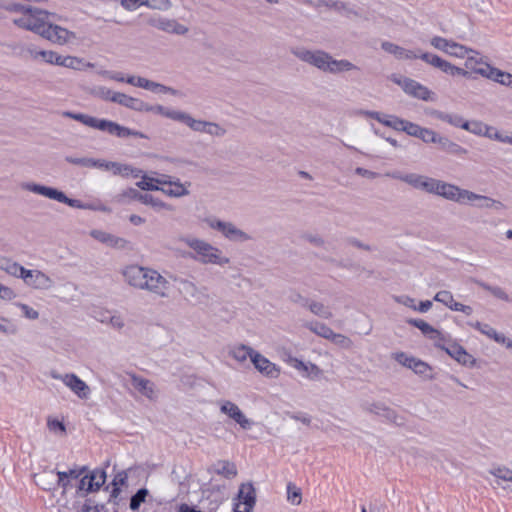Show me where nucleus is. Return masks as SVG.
Masks as SVG:
<instances>
[{
    "mask_svg": "<svg viewBox=\"0 0 512 512\" xmlns=\"http://www.w3.org/2000/svg\"><path fill=\"white\" fill-rule=\"evenodd\" d=\"M63 115L65 117L76 120L88 127L98 129L100 131H105L111 135H115L119 138H127L130 136L139 137V138H147L145 134L140 131L130 129L125 126H121L120 124L106 119H99L87 114L83 113H74V112H64Z\"/></svg>",
    "mask_w": 512,
    "mask_h": 512,
    "instance_id": "f257e3e1",
    "label": "nucleus"
},
{
    "mask_svg": "<svg viewBox=\"0 0 512 512\" xmlns=\"http://www.w3.org/2000/svg\"><path fill=\"white\" fill-rule=\"evenodd\" d=\"M182 241L190 247L196 255H190L192 259L202 264H215L224 266L230 263V259L222 255L219 248L199 238L186 237Z\"/></svg>",
    "mask_w": 512,
    "mask_h": 512,
    "instance_id": "f03ea898",
    "label": "nucleus"
},
{
    "mask_svg": "<svg viewBox=\"0 0 512 512\" xmlns=\"http://www.w3.org/2000/svg\"><path fill=\"white\" fill-rule=\"evenodd\" d=\"M52 14L39 8H25V15L21 18L14 19V24L20 28L32 31L38 35H42L48 18Z\"/></svg>",
    "mask_w": 512,
    "mask_h": 512,
    "instance_id": "7ed1b4c3",
    "label": "nucleus"
},
{
    "mask_svg": "<svg viewBox=\"0 0 512 512\" xmlns=\"http://www.w3.org/2000/svg\"><path fill=\"white\" fill-rule=\"evenodd\" d=\"M22 189L33 192L35 194L42 195L44 197H47L49 199L56 200L60 203H64L70 207L78 208V209H85L86 205H84L80 200L69 198L65 195L64 192L53 188L44 186L37 183L27 182L23 183L21 185Z\"/></svg>",
    "mask_w": 512,
    "mask_h": 512,
    "instance_id": "20e7f679",
    "label": "nucleus"
},
{
    "mask_svg": "<svg viewBox=\"0 0 512 512\" xmlns=\"http://www.w3.org/2000/svg\"><path fill=\"white\" fill-rule=\"evenodd\" d=\"M204 221L211 229L220 232L231 242L244 243L252 239L248 233L239 229L232 222L222 221L214 216L207 217Z\"/></svg>",
    "mask_w": 512,
    "mask_h": 512,
    "instance_id": "39448f33",
    "label": "nucleus"
},
{
    "mask_svg": "<svg viewBox=\"0 0 512 512\" xmlns=\"http://www.w3.org/2000/svg\"><path fill=\"white\" fill-rule=\"evenodd\" d=\"M291 53L299 60L316 67L322 72H326L330 54L324 50H309L303 47L291 49Z\"/></svg>",
    "mask_w": 512,
    "mask_h": 512,
    "instance_id": "423d86ee",
    "label": "nucleus"
},
{
    "mask_svg": "<svg viewBox=\"0 0 512 512\" xmlns=\"http://www.w3.org/2000/svg\"><path fill=\"white\" fill-rule=\"evenodd\" d=\"M394 179L400 180L414 189L424 191L429 194H433L436 180L435 178L428 177L425 175L417 174V173H400L394 172L392 174H388Z\"/></svg>",
    "mask_w": 512,
    "mask_h": 512,
    "instance_id": "0eeeda50",
    "label": "nucleus"
},
{
    "mask_svg": "<svg viewBox=\"0 0 512 512\" xmlns=\"http://www.w3.org/2000/svg\"><path fill=\"white\" fill-rule=\"evenodd\" d=\"M146 23L160 31L174 35H185L189 31L187 26L179 23L176 19H170L161 15L148 17Z\"/></svg>",
    "mask_w": 512,
    "mask_h": 512,
    "instance_id": "6e6552de",
    "label": "nucleus"
},
{
    "mask_svg": "<svg viewBox=\"0 0 512 512\" xmlns=\"http://www.w3.org/2000/svg\"><path fill=\"white\" fill-rule=\"evenodd\" d=\"M169 282L159 272L150 269L146 275L142 290H147L161 298L168 297Z\"/></svg>",
    "mask_w": 512,
    "mask_h": 512,
    "instance_id": "1a4fd4ad",
    "label": "nucleus"
},
{
    "mask_svg": "<svg viewBox=\"0 0 512 512\" xmlns=\"http://www.w3.org/2000/svg\"><path fill=\"white\" fill-rule=\"evenodd\" d=\"M256 502V491L252 483H243L239 487L234 512H251Z\"/></svg>",
    "mask_w": 512,
    "mask_h": 512,
    "instance_id": "9d476101",
    "label": "nucleus"
},
{
    "mask_svg": "<svg viewBox=\"0 0 512 512\" xmlns=\"http://www.w3.org/2000/svg\"><path fill=\"white\" fill-rule=\"evenodd\" d=\"M394 82L401 86L405 93L415 98L424 101L433 100L432 96L434 93L430 91L426 86L413 79L407 77H401L399 79L394 78Z\"/></svg>",
    "mask_w": 512,
    "mask_h": 512,
    "instance_id": "9b49d317",
    "label": "nucleus"
},
{
    "mask_svg": "<svg viewBox=\"0 0 512 512\" xmlns=\"http://www.w3.org/2000/svg\"><path fill=\"white\" fill-rule=\"evenodd\" d=\"M50 376L53 379L61 380L67 387H69L79 398L87 399L90 393L89 386L81 380L77 375L70 373L61 375L56 371H51Z\"/></svg>",
    "mask_w": 512,
    "mask_h": 512,
    "instance_id": "f8f14e48",
    "label": "nucleus"
},
{
    "mask_svg": "<svg viewBox=\"0 0 512 512\" xmlns=\"http://www.w3.org/2000/svg\"><path fill=\"white\" fill-rule=\"evenodd\" d=\"M118 203H126L129 200H138L143 204L151 205L155 208H165L166 204L150 194H143L135 188H128L115 196Z\"/></svg>",
    "mask_w": 512,
    "mask_h": 512,
    "instance_id": "ddd939ff",
    "label": "nucleus"
},
{
    "mask_svg": "<svg viewBox=\"0 0 512 512\" xmlns=\"http://www.w3.org/2000/svg\"><path fill=\"white\" fill-rule=\"evenodd\" d=\"M44 39L59 45L68 43L76 37L74 32L67 30L59 25L52 24L49 20L45 25L42 35Z\"/></svg>",
    "mask_w": 512,
    "mask_h": 512,
    "instance_id": "4468645a",
    "label": "nucleus"
},
{
    "mask_svg": "<svg viewBox=\"0 0 512 512\" xmlns=\"http://www.w3.org/2000/svg\"><path fill=\"white\" fill-rule=\"evenodd\" d=\"M22 279L25 284L33 287L34 289L47 290L54 284L53 280L40 270L26 269Z\"/></svg>",
    "mask_w": 512,
    "mask_h": 512,
    "instance_id": "2eb2a0df",
    "label": "nucleus"
},
{
    "mask_svg": "<svg viewBox=\"0 0 512 512\" xmlns=\"http://www.w3.org/2000/svg\"><path fill=\"white\" fill-rule=\"evenodd\" d=\"M149 268L129 265L122 271L125 281L132 287L142 290Z\"/></svg>",
    "mask_w": 512,
    "mask_h": 512,
    "instance_id": "dca6fc26",
    "label": "nucleus"
},
{
    "mask_svg": "<svg viewBox=\"0 0 512 512\" xmlns=\"http://www.w3.org/2000/svg\"><path fill=\"white\" fill-rule=\"evenodd\" d=\"M106 473L104 470H94L89 475H85L79 482L78 493L85 491L86 493L94 492L100 489L105 483Z\"/></svg>",
    "mask_w": 512,
    "mask_h": 512,
    "instance_id": "f3484780",
    "label": "nucleus"
},
{
    "mask_svg": "<svg viewBox=\"0 0 512 512\" xmlns=\"http://www.w3.org/2000/svg\"><path fill=\"white\" fill-rule=\"evenodd\" d=\"M90 236L100 243L115 249H125L128 245L126 239L99 229L91 230Z\"/></svg>",
    "mask_w": 512,
    "mask_h": 512,
    "instance_id": "a211bd4d",
    "label": "nucleus"
},
{
    "mask_svg": "<svg viewBox=\"0 0 512 512\" xmlns=\"http://www.w3.org/2000/svg\"><path fill=\"white\" fill-rule=\"evenodd\" d=\"M364 409L367 412L383 417L387 421L392 422L396 425L403 424L402 418L399 417L393 409L386 406L384 403L375 402L371 404H366L364 406Z\"/></svg>",
    "mask_w": 512,
    "mask_h": 512,
    "instance_id": "6ab92c4d",
    "label": "nucleus"
},
{
    "mask_svg": "<svg viewBox=\"0 0 512 512\" xmlns=\"http://www.w3.org/2000/svg\"><path fill=\"white\" fill-rule=\"evenodd\" d=\"M252 363L260 373L267 377L276 378L280 373V369L259 352L253 354Z\"/></svg>",
    "mask_w": 512,
    "mask_h": 512,
    "instance_id": "aec40b11",
    "label": "nucleus"
},
{
    "mask_svg": "<svg viewBox=\"0 0 512 512\" xmlns=\"http://www.w3.org/2000/svg\"><path fill=\"white\" fill-rule=\"evenodd\" d=\"M436 346L445 350L448 355L463 365L473 364L475 361L473 357L468 354L461 345L457 343H451L447 346H443L437 342Z\"/></svg>",
    "mask_w": 512,
    "mask_h": 512,
    "instance_id": "412c9836",
    "label": "nucleus"
},
{
    "mask_svg": "<svg viewBox=\"0 0 512 512\" xmlns=\"http://www.w3.org/2000/svg\"><path fill=\"white\" fill-rule=\"evenodd\" d=\"M459 190L460 187L437 179L433 194L456 202V200L459 199Z\"/></svg>",
    "mask_w": 512,
    "mask_h": 512,
    "instance_id": "4be33fe9",
    "label": "nucleus"
},
{
    "mask_svg": "<svg viewBox=\"0 0 512 512\" xmlns=\"http://www.w3.org/2000/svg\"><path fill=\"white\" fill-rule=\"evenodd\" d=\"M381 47L387 53L393 54L398 59L405 60H414L418 59V52L414 50H408L403 47H400L392 42L384 41L381 44Z\"/></svg>",
    "mask_w": 512,
    "mask_h": 512,
    "instance_id": "5701e85b",
    "label": "nucleus"
},
{
    "mask_svg": "<svg viewBox=\"0 0 512 512\" xmlns=\"http://www.w3.org/2000/svg\"><path fill=\"white\" fill-rule=\"evenodd\" d=\"M176 281L179 284L180 293L184 295L186 300L200 302L201 296H203V294L201 293L200 289L195 285V283L183 278L177 279Z\"/></svg>",
    "mask_w": 512,
    "mask_h": 512,
    "instance_id": "b1692460",
    "label": "nucleus"
},
{
    "mask_svg": "<svg viewBox=\"0 0 512 512\" xmlns=\"http://www.w3.org/2000/svg\"><path fill=\"white\" fill-rule=\"evenodd\" d=\"M131 382L133 387L145 397L151 400L156 397L154 384L150 380L133 374Z\"/></svg>",
    "mask_w": 512,
    "mask_h": 512,
    "instance_id": "393cba45",
    "label": "nucleus"
},
{
    "mask_svg": "<svg viewBox=\"0 0 512 512\" xmlns=\"http://www.w3.org/2000/svg\"><path fill=\"white\" fill-rule=\"evenodd\" d=\"M408 324L418 328L423 335L429 337L432 340H443V335L441 332L436 330L434 327H432L430 324L425 322L422 319H414L410 318L406 321Z\"/></svg>",
    "mask_w": 512,
    "mask_h": 512,
    "instance_id": "a878e982",
    "label": "nucleus"
},
{
    "mask_svg": "<svg viewBox=\"0 0 512 512\" xmlns=\"http://www.w3.org/2000/svg\"><path fill=\"white\" fill-rule=\"evenodd\" d=\"M209 471H212L227 479H232L237 475L236 465L228 460H218L212 465Z\"/></svg>",
    "mask_w": 512,
    "mask_h": 512,
    "instance_id": "bb28decb",
    "label": "nucleus"
},
{
    "mask_svg": "<svg viewBox=\"0 0 512 512\" xmlns=\"http://www.w3.org/2000/svg\"><path fill=\"white\" fill-rule=\"evenodd\" d=\"M328 67L325 73L330 74H339L343 72H348L352 70H358L359 68L354 65L352 62L346 59L337 60L330 55V59L328 60Z\"/></svg>",
    "mask_w": 512,
    "mask_h": 512,
    "instance_id": "cd10ccee",
    "label": "nucleus"
},
{
    "mask_svg": "<svg viewBox=\"0 0 512 512\" xmlns=\"http://www.w3.org/2000/svg\"><path fill=\"white\" fill-rule=\"evenodd\" d=\"M318 6L323 5L327 8L333 9L338 13L343 14L346 17H350L351 15L359 16V13L351 7L348 3L335 1V0H319Z\"/></svg>",
    "mask_w": 512,
    "mask_h": 512,
    "instance_id": "c85d7f7f",
    "label": "nucleus"
},
{
    "mask_svg": "<svg viewBox=\"0 0 512 512\" xmlns=\"http://www.w3.org/2000/svg\"><path fill=\"white\" fill-rule=\"evenodd\" d=\"M436 144H438L440 149L451 155L463 156L467 154V150L465 148L445 136L439 135Z\"/></svg>",
    "mask_w": 512,
    "mask_h": 512,
    "instance_id": "c756f323",
    "label": "nucleus"
},
{
    "mask_svg": "<svg viewBox=\"0 0 512 512\" xmlns=\"http://www.w3.org/2000/svg\"><path fill=\"white\" fill-rule=\"evenodd\" d=\"M178 121L186 124L195 132L206 133L208 121L196 120L190 114L183 111H181Z\"/></svg>",
    "mask_w": 512,
    "mask_h": 512,
    "instance_id": "7c9ffc66",
    "label": "nucleus"
},
{
    "mask_svg": "<svg viewBox=\"0 0 512 512\" xmlns=\"http://www.w3.org/2000/svg\"><path fill=\"white\" fill-rule=\"evenodd\" d=\"M431 115L433 117H435L436 119L441 120L446 123H449L450 125L457 127V128H462V125L465 121L462 116H460L459 114H455V113H446V112L434 110L431 113Z\"/></svg>",
    "mask_w": 512,
    "mask_h": 512,
    "instance_id": "2f4dec72",
    "label": "nucleus"
},
{
    "mask_svg": "<svg viewBox=\"0 0 512 512\" xmlns=\"http://www.w3.org/2000/svg\"><path fill=\"white\" fill-rule=\"evenodd\" d=\"M257 351L252 349L249 346H246L244 344L235 346L231 351L230 355L238 362L243 363L247 360V358L251 359V362L253 361V354H256Z\"/></svg>",
    "mask_w": 512,
    "mask_h": 512,
    "instance_id": "473e14b6",
    "label": "nucleus"
},
{
    "mask_svg": "<svg viewBox=\"0 0 512 512\" xmlns=\"http://www.w3.org/2000/svg\"><path fill=\"white\" fill-rule=\"evenodd\" d=\"M168 186V188L160 187V191L171 197H182L189 194V191L179 179L169 182Z\"/></svg>",
    "mask_w": 512,
    "mask_h": 512,
    "instance_id": "72a5a7b5",
    "label": "nucleus"
},
{
    "mask_svg": "<svg viewBox=\"0 0 512 512\" xmlns=\"http://www.w3.org/2000/svg\"><path fill=\"white\" fill-rule=\"evenodd\" d=\"M411 370L415 374L422 376L427 380H432L435 378L434 374L432 373V367L428 363L418 358H416L413 362Z\"/></svg>",
    "mask_w": 512,
    "mask_h": 512,
    "instance_id": "f704fd0d",
    "label": "nucleus"
},
{
    "mask_svg": "<svg viewBox=\"0 0 512 512\" xmlns=\"http://www.w3.org/2000/svg\"><path fill=\"white\" fill-rule=\"evenodd\" d=\"M488 125L480 122V121H464L462 125V129L469 131L475 135L479 136H487V133L489 132Z\"/></svg>",
    "mask_w": 512,
    "mask_h": 512,
    "instance_id": "c9c22d12",
    "label": "nucleus"
},
{
    "mask_svg": "<svg viewBox=\"0 0 512 512\" xmlns=\"http://www.w3.org/2000/svg\"><path fill=\"white\" fill-rule=\"evenodd\" d=\"M475 283L481 287L482 289L490 292L494 297L497 299L503 300V301H510L509 295L506 293V291L499 287V286H492L486 282H483L481 280H475Z\"/></svg>",
    "mask_w": 512,
    "mask_h": 512,
    "instance_id": "e433bc0d",
    "label": "nucleus"
},
{
    "mask_svg": "<svg viewBox=\"0 0 512 512\" xmlns=\"http://www.w3.org/2000/svg\"><path fill=\"white\" fill-rule=\"evenodd\" d=\"M438 69L441 70L442 72L452 75V76H455V75H460L463 77L470 76V72H468L467 70L457 67L444 59H441V61L439 62Z\"/></svg>",
    "mask_w": 512,
    "mask_h": 512,
    "instance_id": "4c0bfd02",
    "label": "nucleus"
},
{
    "mask_svg": "<svg viewBox=\"0 0 512 512\" xmlns=\"http://www.w3.org/2000/svg\"><path fill=\"white\" fill-rule=\"evenodd\" d=\"M438 69L441 70L442 72L452 75V76H455V75H460L463 77L470 76V72H468L467 70L457 67L444 59H441V61L439 62Z\"/></svg>",
    "mask_w": 512,
    "mask_h": 512,
    "instance_id": "58836bf2",
    "label": "nucleus"
},
{
    "mask_svg": "<svg viewBox=\"0 0 512 512\" xmlns=\"http://www.w3.org/2000/svg\"><path fill=\"white\" fill-rule=\"evenodd\" d=\"M148 108L149 109H146V112H153V113H157V114H160L166 118H169V119H172V120H175V121H178L179 117H180V114H181V111L179 110H171V109H168L162 105H150L148 104Z\"/></svg>",
    "mask_w": 512,
    "mask_h": 512,
    "instance_id": "ea45409f",
    "label": "nucleus"
},
{
    "mask_svg": "<svg viewBox=\"0 0 512 512\" xmlns=\"http://www.w3.org/2000/svg\"><path fill=\"white\" fill-rule=\"evenodd\" d=\"M447 54H449L450 56L457 57V58H465L469 54L478 55V52L471 48H468L462 44H459V43H456L453 41L451 43V48H449Z\"/></svg>",
    "mask_w": 512,
    "mask_h": 512,
    "instance_id": "a19ab883",
    "label": "nucleus"
},
{
    "mask_svg": "<svg viewBox=\"0 0 512 512\" xmlns=\"http://www.w3.org/2000/svg\"><path fill=\"white\" fill-rule=\"evenodd\" d=\"M477 74L490 80H493L495 82H498L499 78L503 76V71L498 68L492 67L489 64H483V66L477 70Z\"/></svg>",
    "mask_w": 512,
    "mask_h": 512,
    "instance_id": "79ce46f5",
    "label": "nucleus"
},
{
    "mask_svg": "<svg viewBox=\"0 0 512 512\" xmlns=\"http://www.w3.org/2000/svg\"><path fill=\"white\" fill-rule=\"evenodd\" d=\"M307 307L314 315L319 316L321 318L330 319L333 316L331 310L328 307H326L323 303L311 301Z\"/></svg>",
    "mask_w": 512,
    "mask_h": 512,
    "instance_id": "37998d69",
    "label": "nucleus"
},
{
    "mask_svg": "<svg viewBox=\"0 0 512 512\" xmlns=\"http://www.w3.org/2000/svg\"><path fill=\"white\" fill-rule=\"evenodd\" d=\"M305 327H307L310 331H312L316 335H318L320 337H323L325 339H328L329 336L331 335L332 331H333L326 324L319 323V322H309V323H306Z\"/></svg>",
    "mask_w": 512,
    "mask_h": 512,
    "instance_id": "c03bdc74",
    "label": "nucleus"
},
{
    "mask_svg": "<svg viewBox=\"0 0 512 512\" xmlns=\"http://www.w3.org/2000/svg\"><path fill=\"white\" fill-rule=\"evenodd\" d=\"M478 203L476 206L478 208H487V209H496L501 210L504 208V204L498 200L492 199L490 197L479 195Z\"/></svg>",
    "mask_w": 512,
    "mask_h": 512,
    "instance_id": "a18cd8bd",
    "label": "nucleus"
},
{
    "mask_svg": "<svg viewBox=\"0 0 512 512\" xmlns=\"http://www.w3.org/2000/svg\"><path fill=\"white\" fill-rule=\"evenodd\" d=\"M149 491L146 488H140L134 495L130 498V509L133 511H137L142 503L146 501V497L148 496Z\"/></svg>",
    "mask_w": 512,
    "mask_h": 512,
    "instance_id": "49530a36",
    "label": "nucleus"
},
{
    "mask_svg": "<svg viewBox=\"0 0 512 512\" xmlns=\"http://www.w3.org/2000/svg\"><path fill=\"white\" fill-rule=\"evenodd\" d=\"M483 64H486L485 62H483L482 58L479 57V54L478 55H475V54H469L466 56V62H465V67L468 72L469 70L471 72H474L477 74V70L480 69V67L483 66Z\"/></svg>",
    "mask_w": 512,
    "mask_h": 512,
    "instance_id": "de8ad7c7",
    "label": "nucleus"
},
{
    "mask_svg": "<svg viewBox=\"0 0 512 512\" xmlns=\"http://www.w3.org/2000/svg\"><path fill=\"white\" fill-rule=\"evenodd\" d=\"M142 6L160 11H167L172 7L170 0H142Z\"/></svg>",
    "mask_w": 512,
    "mask_h": 512,
    "instance_id": "09e8293b",
    "label": "nucleus"
},
{
    "mask_svg": "<svg viewBox=\"0 0 512 512\" xmlns=\"http://www.w3.org/2000/svg\"><path fill=\"white\" fill-rule=\"evenodd\" d=\"M137 187L145 191H158L160 187L156 184V179L148 177L147 175L142 176V180L136 183Z\"/></svg>",
    "mask_w": 512,
    "mask_h": 512,
    "instance_id": "8fccbe9b",
    "label": "nucleus"
},
{
    "mask_svg": "<svg viewBox=\"0 0 512 512\" xmlns=\"http://www.w3.org/2000/svg\"><path fill=\"white\" fill-rule=\"evenodd\" d=\"M231 419L234 420L237 424H239V426L244 430L250 429L253 425V421L248 419L240 408H238L236 412L233 413Z\"/></svg>",
    "mask_w": 512,
    "mask_h": 512,
    "instance_id": "3c124183",
    "label": "nucleus"
},
{
    "mask_svg": "<svg viewBox=\"0 0 512 512\" xmlns=\"http://www.w3.org/2000/svg\"><path fill=\"white\" fill-rule=\"evenodd\" d=\"M479 195L480 194L460 188L459 193H458L459 199H457L456 202L459 204L472 203L474 201H478Z\"/></svg>",
    "mask_w": 512,
    "mask_h": 512,
    "instance_id": "603ef678",
    "label": "nucleus"
},
{
    "mask_svg": "<svg viewBox=\"0 0 512 512\" xmlns=\"http://www.w3.org/2000/svg\"><path fill=\"white\" fill-rule=\"evenodd\" d=\"M452 40H448L446 38L440 37V36H434L430 40V44L440 51H443L445 53H448L449 48H451Z\"/></svg>",
    "mask_w": 512,
    "mask_h": 512,
    "instance_id": "864d4df0",
    "label": "nucleus"
},
{
    "mask_svg": "<svg viewBox=\"0 0 512 512\" xmlns=\"http://www.w3.org/2000/svg\"><path fill=\"white\" fill-rule=\"evenodd\" d=\"M126 480H127V475L125 472H120L114 477V479L112 481L113 488L111 491V497H115V498L118 497V495L121 492L120 486L124 485L126 483Z\"/></svg>",
    "mask_w": 512,
    "mask_h": 512,
    "instance_id": "5fc2aeb1",
    "label": "nucleus"
},
{
    "mask_svg": "<svg viewBox=\"0 0 512 512\" xmlns=\"http://www.w3.org/2000/svg\"><path fill=\"white\" fill-rule=\"evenodd\" d=\"M418 137L419 139H421L423 142L425 143H435L437 142V138L439 136V134H437L435 131L429 129V128H424L422 127L421 130H419V133H418Z\"/></svg>",
    "mask_w": 512,
    "mask_h": 512,
    "instance_id": "6e6d98bb",
    "label": "nucleus"
},
{
    "mask_svg": "<svg viewBox=\"0 0 512 512\" xmlns=\"http://www.w3.org/2000/svg\"><path fill=\"white\" fill-rule=\"evenodd\" d=\"M486 137L502 143H508V141H512V133L510 135L503 134L491 126L489 127V132L487 133Z\"/></svg>",
    "mask_w": 512,
    "mask_h": 512,
    "instance_id": "4d7b16f0",
    "label": "nucleus"
},
{
    "mask_svg": "<svg viewBox=\"0 0 512 512\" xmlns=\"http://www.w3.org/2000/svg\"><path fill=\"white\" fill-rule=\"evenodd\" d=\"M434 300L440 302L450 308L454 303V298L451 292L447 290H442L436 293L434 296Z\"/></svg>",
    "mask_w": 512,
    "mask_h": 512,
    "instance_id": "13d9d810",
    "label": "nucleus"
},
{
    "mask_svg": "<svg viewBox=\"0 0 512 512\" xmlns=\"http://www.w3.org/2000/svg\"><path fill=\"white\" fill-rule=\"evenodd\" d=\"M471 327L478 330L480 333L486 335L487 337L491 338L496 333V330L493 329L490 325L481 323L479 321L476 322H469L468 323Z\"/></svg>",
    "mask_w": 512,
    "mask_h": 512,
    "instance_id": "bf43d9fd",
    "label": "nucleus"
},
{
    "mask_svg": "<svg viewBox=\"0 0 512 512\" xmlns=\"http://www.w3.org/2000/svg\"><path fill=\"white\" fill-rule=\"evenodd\" d=\"M418 59L423 60L424 62H426L427 64H429L435 68H438L439 62L441 61L442 58L436 54H432L429 52H421L419 50Z\"/></svg>",
    "mask_w": 512,
    "mask_h": 512,
    "instance_id": "052dcab7",
    "label": "nucleus"
},
{
    "mask_svg": "<svg viewBox=\"0 0 512 512\" xmlns=\"http://www.w3.org/2000/svg\"><path fill=\"white\" fill-rule=\"evenodd\" d=\"M393 358L402 366L411 369L413 362L415 361V357L409 356L404 352H397L393 355Z\"/></svg>",
    "mask_w": 512,
    "mask_h": 512,
    "instance_id": "680f3d73",
    "label": "nucleus"
},
{
    "mask_svg": "<svg viewBox=\"0 0 512 512\" xmlns=\"http://www.w3.org/2000/svg\"><path fill=\"white\" fill-rule=\"evenodd\" d=\"M118 172L123 177L132 176L133 178H138L142 174V170L134 168L133 166L127 164H122L121 169H118Z\"/></svg>",
    "mask_w": 512,
    "mask_h": 512,
    "instance_id": "e2e57ef3",
    "label": "nucleus"
},
{
    "mask_svg": "<svg viewBox=\"0 0 512 512\" xmlns=\"http://www.w3.org/2000/svg\"><path fill=\"white\" fill-rule=\"evenodd\" d=\"M206 133L211 136L222 137L226 134V129L215 122L208 121Z\"/></svg>",
    "mask_w": 512,
    "mask_h": 512,
    "instance_id": "0e129e2a",
    "label": "nucleus"
},
{
    "mask_svg": "<svg viewBox=\"0 0 512 512\" xmlns=\"http://www.w3.org/2000/svg\"><path fill=\"white\" fill-rule=\"evenodd\" d=\"M95 95L105 101H111L113 102V96L116 94V92H113L107 87L99 86L95 88Z\"/></svg>",
    "mask_w": 512,
    "mask_h": 512,
    "instance_id": "69168bd1",
    "label": "nucleus"
},
{
    "mask_svg": "<svg viewBox=\"0 0 512 512\" xmlns=\"http://www.w3.org/2000/svg\"><path fill=\"white\" fill-rule=\"evenodd\" d=\"M238 408L239 407L231 401L224 400L220 402L221 413L227 415L229 418H232L233 413H235Z\"/></svg>",
    "mask_w": 512,
    "mask_h": 512,
    "instance_id": "338daca9",
    "label": "nucleus"
},
{
    "mask_svg": "<svg viewBox=\"0 0 512 512\" xmlns=\"http://www.w3.org/2000/svg\"><path fill=\"white\" fill-rule=\"evenodd\" d=\"M492 474L499 479L512 482V470H510L508 468H505V467L496 468L492 471Z\"/></svg>",
    "mask_w": 512,
    "mask_h": 512,
    "instance_id": "774afa93",
    "label": "nucleus"
}]
</instances>
